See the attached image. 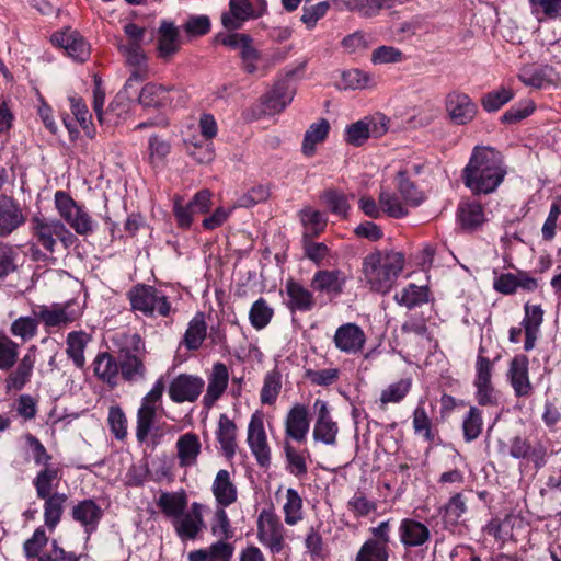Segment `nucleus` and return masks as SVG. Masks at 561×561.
I'll list each match as a JSON object with an SVG mask.
<instances>
[{"mask_svg": "<svg viewBox=\"0 0 561 561\" xmlns=\"http://www.w3.org/2000/svg\"><path fill=\"white\" fill-rule=\"evenodd\" d=\"M506 168L500 151L488 146H476L462 170V181L473 195L491 194L501 185Z\"/></svg>", "mask_w": 561, "mask_h": 561, "instance_id": "1", "label": "nucleus"}, {"mask_svg": "<svg viewBox=\"0 0 561 561\" xmlns=\"http://www.w3.org/2000/svg\"><path fill=\"white\" fill-rule=\"evenodd\" d=\"M404 257L400 252H374L363 261V274L370 289L386 294L403 270Z\"/></svg>", "mask_w": 561, "mask_h": 561, "instance_id": "2", "label": "nucleus"}, {"mask_svg": "<svg viewBox=\"0 0 561 561\" xmlns=\"http://www.w3.org/2000/svg\"><path fill=\"white\" fill-rule=\"evenodd\" d=\"M119 376L129 383H137L147 378L145 363V342L139 334H125L117 351Z\"/></svg>", "mask_w": 561, "mask_h": 561, "instance_id": "3", "label": "nucleus"}, {"mask_svg": "<svg viewBox=\"0 0 561 561\" xmlns=\"http://www.w3.org/2000/svg\"><path fill=\"white\" fill-rule=\"evenodd\" d=\"M31 232L35 243L49 254H54L57 251L58 242L65 251H68L79 242L76 234L57 218L33 217L31 220Z\"/></svg>", "mask_w": 561, "mask_h": 561, "instance_id": "4", "label": "nucleus"}, {"mask_svg": "<svg viewBox=\"0 0 561 561\" xmlns=\"http://www.w3.org/2000/svg\"><path fill=\"white\" fill-rule=\"evenodd\" d=\"M131 310L141 314L156 318H167L172 312V307L167 295L151 285L137 284L127 293Z\"/></svg>", "mask_w": 561, "mask_h": 561, "instance_id": "5", "label": "nucleus"}, {"mask_svg": "<svg viewBox=\"0 0 561 561\" xmlns=\"http://www.w3.org/2000/svg\"><path fill=\"white\" fill-rule=\"evenodd\" d=\"M55 208L60 220L79 236H89L95 229V221L82 205H79L67 192L56 191Z\"/></svg>", "mask_w": 561, "mask_h": 561, "instance_id": "6", "label": "nucleus"}, {"mask_svg": "<svg viewBox=\"0 0 561 561\" xmlns=\"http://www.w3.org/2000/svg\"><path fill=\"white\" fill-rule=\"evenodd\" d=\"M164 390L165 382L163 377H160L156 380L150 391L141 399L136 415V438L139 443L147 440L153 427Z\"/></svg>", "mask_w": 561, "mask_h": 561, "instance_id": "7", "label": "nucleus"}, {"mask_svg": "<svg viewBox=\"0 0 561 561\" xmlns=\"http://www.w3.org/2000/svg\"><path fill=\"white\" fill-rule=\"evenodd\" d=\"M257 540L271 553L277 554L285 547V527L279 517L271 511L263 510L257 517Z\"/></svg>", "mask_w": 561, "mask_h": 561, "instance_id": "8", "label": "nucleus"}, {"mask_svg": "<svg viewBox=\"0 0 561 561\" xmlns=\"http://www.w3.org/2000/svg\"><path fill=\"white\" fill-rule=\"evenodd\" d=\"M389 119L382 114L359 119L345 129L344 140L346 144L359 147L369 138H379L388 131Z\"/></svg>", "mask_w": 561, "mask_h": 561, "instance_id": "9", "label": "nucleus"}, {"mask_svg": "<svg viewBox=\"0 0 561 561\" xmlns=\"http://www.w3.org/2000/svg\"><path fill=\"white\" fill-rule=\"evenodd\" d=\"M73 301L69 300L64 304L38 305L35 312L39 323L45 328H62L75 322L80 313L72 308Z\"/></svg>", "mask_w": 561, "mask_h": 561, "instance_id": "10", "label": "nucleus"}, {"mask_svg": "<svg viewBox=\"0 0 561 561\" xmlns=\"http://www.w3.org/2000/svg\"><path fill=\"white\" fill-rule=\"evenodd\" d=\"M260 10L256 11L250 0H230L229 11L221 14V23L227 30H238L251 19L263 15L267 10L266 0H257Z\"/></svg>", "mask_w": 561, "mask_h": 561, "instance_id": "11", "label": "nucleus"}, {"mask_svg": "<svg viewBox=\"0 0 561 561\" xmlns=\"http://www.w3.org/2000/svg\"><path fill=\"white\" fill-rule=\"evenodd\" d=\"M121 53L125 56L126 62L134 67V71L127 79L122 91L118 92L117 101L127 98V89L133 88L134 82L142 81L148 76L147 56L138 43H128L119 46Z\"/></svg>", "mask_w": 561, "mask_h": 561, "instance_id": "12", "label": "nucleus"}, {"mask_svg": "<svg viewBox=\"0 0 561 561\" xmlns=\"http://www.w3.org/2000/svg\"><path fill=\"white\" fill-rule=\"evenodd\" d=\"M202 377L180 374L169 383L168 393L175 403L195 402L204 389Z\"/></svg>", "mask_w": 561, "mask_h": 561, "instance_id": "13", "label": "nucleus"}, {"mask_svg": "<svg viewBox=\"0 0 561 561\" xmlns=\"http://www.w3.org/2000/svg\"><path fill=\"white\" fill-rule=\"evenodd\" d=\"M445 108L449 119L455 125L471 123L478 113V106L472 99L468 94L458 91H453L446 95Z\"/></svg>", "mask_w": 561, "mask_h": 561, "instance_id": "14", "label": "nucleus"}, {"mask_svg": "<svg viewBox=\"0 0 561 561\" xmlns=\"http://www.w3.org/2000/svg\"><path fill=\"white\" fill-rule=\"evenodd\" d=\"M248 444L261 467H267L271 462V450L267 444L266 433L262 417L252 415L248 426Z\"/></svg>", "mask_w": 561, "mask_h": 561, "instance_id": "15", "label": "nucleus"}, {"mask_svg": "<svg viewBox=\"0 0 561 561\" xmlns=\"http://www.w3.org/2000/svg\"><path fill=\"white\" fill-rule=\"evenodd\" d=\"M26 218L18 201L0 194V238H7L24 225Z\"/></svg>", "mask_w": 561, "mask_h": 561, "instance_id": "16", "label": "nucleus"}, {"mask_svg": "<svg viewBox=\"0 0 561 561\" xmlns=\"http://www.w3.org/2000/svg\"><path fill=\"white\" fill-rule=\"evenodd\" d=\"M174 530L179 538L183 541L194 540L205 528L203 518V506L194 502L188 512H184L175 520L172 522Z\"/></svg>", "mask_w": 561, "mask_h": 561, "instance_id": "17", "label": "nucleus"}, {"mask_svg": "<svg viewBox=\"0 0 561 561\" xmlns=\"http://www.w3.org/2000/svg\"><path fill=\"white\" fill-rule=\"evenodd\" d=\"M333 343L342 353L357 354L364 348L366 335L359 325L348 322L336 329Z\"/></svg>", "mask_w": 561, "mask_h": 561, "instance_id": "18", "label": "nucleus"}, {"mask_svg": "<svg viewBox=\"0 0 561 561\" xmlns=\"http://www.w3.org/2000/svg\"><path fill=\"white\" fill-rule=\"evenodd\" d=\"M181 48L179 27L169 20H162L157 33V56L168 62Z\"/></svg>", "mask_w": 561, "mask_h": 561, "instance_id": "19", "label": "nucleus"}, {"mask_svg": "<svg viewBox=\"0 0 561 561\" xmlns=\"http://www.w3.org/2000/svg\"><path fill=\"white\" fill-rule=\"evenodd\" d=\"M36 346H31L24 356L19 360L15 368L9 370L4 383L8 390H22L24 386L31 380L33 369L36 360Z\"/></svg>", "mask_w": 561, "mask_h": 561, "instance_id": "20", "label": "nucleus"}, {"mask_svg": "<svg viewBox=\"0 0 561 561\" xmlns=\"http://www.w3.org/2000/svg\"><path fill=\"white\" fill-rule=\"evenodd\" d=\"M310 427L309 412L306 405L297 403L285 419V435L298 443L306 440Z\"/></svg>", "mask_w": 561, "mask_h": 561, "instance_id": "21", "label": "nucleus"}, {"mask_svg": "<svg viewBox=\"0 0 561 561\" xmlns=\"http://www.w3.org/2000/svg\"><path fill=\"white\" fill-rule=\"evenodd\" d=\"M295 94L296 89L288 81L277 82L263 98V113L266 115L280 113L291 103Z\"/></svg>", "mask_w": 561, "mask_h": 561, "instance_id": "22", "label": "nucleus"}, {"mask_svg": "<svg viewBox=\"0 0 561 561\" xmlns=\"http://www.w3.org/2000/svg\"><path fill=\"white\" fill-rule=\"evenodd\" d=\"M400 542L405 548L422 547L431 539L430 528L413 518H403L398 528Z\"/></svg>", "mask_w": 561, "mask_h": 561, "instance_id": "23", "label": "nucleus"}, {"mask_svg": "<svg viewBox=\"0 0 561 561\" xmlns=\"http://www.w3.org/2000/svg\"><path fill=\"white\" fill-rule=\"evenodd\" d=\"M346 276L341 270H320L314 273L310 286L319 293L340 296L345 287Z\"/></svg>", "mask_w": 561, "mask_h": 561, "instance_id": "24", "label": "nucleus"}, {"mask_svg": "<svg viewBox=\"0 0 561 561\" xmlns=\"http://www.w3.org/2000/svg\"><path fill=\"white\" fill-rule=\"evenodd\" d=\"M175 91L173 85H163L156 82L146 83L139 92L138 102L144 107L163 108L171 106L170 93Z\"/></svg>", "mask_w": 561, "mask_h": 561, "instance_id": "25", "label": "nucleus"}, {"mask_svg": "<svg viewBox=\"0 0 561 561\" xmlns=\"http://www.w3.org/2000/svg\"><path fill=\"white\" fill-rule=\"evenodd\" d=\"M507 377L517 397L530 394L533 387L528 376V358L525 355H517L512 359Z\"/></svg>", "mask_w": 561, "mask_h": 561, "instance_id": "26", "label": "nucleus"}, {"mask_svg": "<svg viewBox=\"0 0 561 561\" xmlns=\"http://www.w3.org/2000/svg\"><path fill=\"white\" fill-rule=\"evenodd\" d=\"M53 43L64 48L67 54L78 61H84L90 55L89 45L83 37L76 31H66L56 33L51 37Z\"/></svg>", "mask_w": 561, "mask_h": 561, "instance_id": "27", "label": "nucleus"}, {"mask_svg": "<svg viewBox=\"0 0 561 561\" xmlns=\"http://www.w3.org/2000/svg\"><path fill=\"white\" fill-rule=\"evenodd\" d=\"M510 456L515 459H527L541 468L546 463V449L542 445L533 446L526 438L515 436L510 443Z\"/></svg>", "mask_w": 561, "mask_h": 561, "instance_id": "28", "label": "nucleus"}, {"mask_svg": "<svg viewBox=\"0 0 561 561\" xmlns=\"http://www.w3.org/2000/svg\"><path fill=\"white\" fill-rule=\"evenodd\" d=\"M71 516L90 535L96 529L103 516V511L93 500L88 499L80 501L72 507Z\"/></svg>", "mask_w": 561, "mask_h": 561, "instance_id": "29", "label": "nucleus"}, {"mask_svg": "<svg viewBox=\"0 0 561 561\" xmlns=\"http://www.w3.org/2000/svg\"><path fill=\"white\" fill-rule=\"evenodd\" d=\"M524 309L525 317L522 321V325L525 331L524 350L528 352L536 345L539 330L543 322V310L540 305L530 304H526Z\"/></svg>", "mask_w": 561, "mask_h": 561, "instance_id": "30", "label": "nucleus"}, {"mask_svg": "<svg viewBox=\"0 0 561 561\" xmlns=\"http://www.w3.org/2000/svg\"><path fill=\"white\" fill-rule=\"evenodd\" d=\"M118 358L108 352H102L96 355L93 360V369L95 376L111 388L118 385L119 367Z\"/></svg>", "mask_w": 561, "mask_h": 561, "instance_id": "31", "label": "nucleus"}, {"mask_svg": "<svg viewBox=\"0 0 561 561\" xmlns=\"http://www.w3.org/2000/svg\"><path fill=\"white\" fill-rule=\"evenodd\" d=\"M229 381V371L224 363H216L213 366L208 378L206 394L204 396L205 405H213L226 391Z\"/></svg>", "mask_w": 561, "mask_h": 561, "instance_id": "32", "label": "nucleus"}, {"mask_svg": "<svg viewBox=\"0 0 561 561\" xmlns=\"http://www.w3.org/2000/svg\"><path fill=\"white\" fill-rule=\"evenodd\" d=\"M234 546L230 542L217 540L207 548L190 551L187 561H230Z\"/></svg>", "mask_w": 561, "mask_h": 561, "instance_id": "33", "label": "nucleus"}, {"mask_svg": "<svg viewBox=\"0 0 561 561\" xmlns=\"http://www.w3.org/2000/svg\"><path fill=\"white\" fill-rule=\"evenodd\" d=\"M394 182L400 197L407 205L417 207L425 201V193L410 179L408 169L399 170L396 173Z\"/></svg>", "mask_w": 561, "mask_h": 561, "instance_id": "34", "label": "nucleus"}, {"mask_svg": "<svg viewBox=\"0 0 561 561\" xmlns=\"http://www.w3.org/2000/svg\"><path fill=\"white\" fill-rule=\"evenodd\" d=\"M175 447L180 467L196 465L202 451V444L196 434L188 432L181 435L176 440Z\"/></svg>", "mask_w": 561, "mask_h": 561, "instance_id": "35", "label": "nucleus"}, {"mask_svg": "<svg viewBox=\"0 0 561 561\" xmlns=\"http://www.w3.org/2000/svg\"><path fill=\"white\" fill-rule=\"evenodd\" d=\"M286 293L289 298L288 307L291 311L307 312L316 305L313 294L294 279L286 282Z\"/></svg>", "mask_w": 561, "mask_h": 561, "instance_id": "36", "label": "nucleus"}, {"mask_svg": "<svg viewBox=\"0 0 561 561\" xmlns=\"http://www.w3.org/2000/svg\"><path fill=\"white\" fill-rule=\"evenodd\" d=\"M217 503L227 507L237 501V488L231 481L229 471L221 469L217 472L211 486Z\"/></svg>", "mask_w": 561, "mask_h": 561, "instance_id": "37", "label": "nucleus"}, {"mask_svg": "<svg viewBox=\"0 0 561 561\" xmlns=\"http://www.w3.org/2000/svg\"><path fill=\"white\" fill-rule=\"evenodd\" d=\"M216 437L220 444L224 456L228 459L233 458L237 450V426L226 414H220L219 416Z\"/></svg>", "mask_w": 561, "mask_h": 561, "instance_id": "38", "label": "nucleus"}, {"mask_svg": "<svg viewBox=\"0 0 561 561\" xmlns=\"http://www.w3.org/2000/svg\"><path fill=\"white\" fill-rule=\"evenodd\" d=\"M157 505L161 512L172 522L182 515L187 507V496L184 491L162 492L157 500Z\"/></svg>", "mask_w": 561, "mask_h": 561, "instance_id": "39", "label": "nucleus"}, {"mask_svg": "<svg viewBox=\"0 0 561 561\" xmlns=\"http://www.w3.org/2000/svg\"><path fill=\"white\" fill-rule=\"evenodd\" d=\"M90 341V335L84 331H71L66 339L67 356L75 366L82 369L85 365L84 350Z\"/></svg>", "mask_w": 561, "mask_h": 561, "instance_id": "40", "label": "nucleus"}, {"mask_svg": "<svg viewBox=\"0 0 561 561\" xmlns=\"http://www.w3.org/2000/svg\"><path fill=\"white\" fill-rule=\"evenodd\" d=\"M60 480V470L53 463L45 465L33 480L37 497H47L53 495L51 491L58 485Z\"/></svg>", "mask_w": 561, "mask_h": 561, "instance_id": "41", "label": "nucleus"}, {"mask_svg": "<svg viewBox=\"0 0 561 561\" xmlns=\"http://www.w3.org/2000/svg\"><path fill=\"white\" fill-rule=\"evenodd\" d=\"M458 219L466 230H476L485 221L483 207L478 202H462L458 206Z\"/></svg>", "mask_w": 561, "mask_h": 561, "instance_id": "42", "label": "nucleus"}, {"mask_svg": "<svg viewBox=\"0 0 561 561\" xmlns=\"http://www.w3.org/2000/svg\"><path fill=\"white\" fill-rule=\"evenodd\" d=\"M44 500V522L45 526L49 530H54L59 524L62 513L64 506L67 501V495L65 493L55 492L53 495H48L47 497H39Z\"/></svg>", "mask_w": 561, "mask_h": 561, "instance_id": "43", "label": "nucleus"}, {"mask_svg": "<svg viewBox=\"0 0 561 561\" xmlns=\"http://www.w3.org/2000/svg\"><path fill=\"white\" fill-rule=\"evenodd\" d=\"M284 453L286 459V471L298 479L306 477L308 473L306 457V455H309L308 450L305 449L300 451L296 449L288 440H285Z\"/></svg>", "mask_w": 561, "mask_h": 561, "instance_id": "44", "label": "nucleus"}, {"mask_svg": "<svg viewBox=\"0 0 561 561\" xmlns=\"http://www.w3.org/2000/svg\"><path fill=\"white\" fill-rule=\"evenodd\" d=\"M430 291L426 286L409 284L394 295V300L408 309L422 306L428 301Z\"/></svg>", "mask_w": 561, "mask_h": 561, "instance_id": "45", "label": "nucleus"}, {"mask_svg": "<svg viewBox=\"0 0 561 561\" xmlns=\"http://www.w3.org/2000/svg\"><path fill=\"white\" fill-rule=\"evenodd\" d=\"M39 321L35 309L32 316H22L16 318L10 325V333L20 339L22 343L28 342L37 335Z\"/></svg>", "mask_w": 561, "mask_h": 561, "instance_id": "46", "label": "nucleus"}, {"mask_svg": "<svg viewBox=\"0 0 561 561\" xmlns=\"http://www.w3.org/2000/svg\"><path fill=\"white\" fill-rule=\"evenodd\" d=\"M329 130L330 124L325 118H321L317 123L311 124L305 133L302 141L304 154L311 157L314 153L316 145L325 140Z\"/></svg>", "mask_w": 561, "mask_h": 561, "instance_id": "47", "label": "nucleus"}, {"mask_svg": "<svg viewBox=\"0 0 561 561\" xmlns=\"http://www.w3.org/2000/svg\"><path fill=\"white\" fill-rule=\"evenodd\" d=\"M206 333L207 325L205 322V314L203 312H197L188 322V327L184 334V345L191 351L199 348L206 337Z\"/></svg>", "mask_w": 561, "mask_h": 561, "instance_id": "48", "label": "nucleus"}, {"mask_svg": "<svg viewBox=\"0 0 561 561\" xmlns=\"http://www.w3.org/2000/svg\"><path fill=\"white\" fill-rule=\"evenodd\" d=\"M20 345L0 331V370L9 371L18 363Z\"/></svg>", "mask_w": 561, "mask_h": 561, "instance_id": "49", "label": "nucleus"}, {"mask_svg": "<svg viewBox=\"0 0 561 561\" xmlns=\"http://www.w3.org/2000/svg\"><path fill=\"white\" fill-rule=\"evenodd\" d=\"M309 232L302 234V249L307 259L313 262L317 266L324 265V261L330 256L331 251L323 242L312 241Z\"/></svg>", "mask_w": 561, "mask_h": 561, "instance_id": "50", "label": "nucleus"}, {"mask_svg": "<svg viewBox=\"0 0 561 561\" xmlns=\"http://www.w3.org/2000/svg\"><path fill=\"white\" fill-rule=\"evenodd\" d=\"M282 389V375L277 369L268 371L264 377L260 400L263 404L272 405L277 400Z\"/></svg>", "mask_w": 561, "mask_h": 561, "instance_id": "51", "label": "nucleus"}, {"mask_svg": "<svg viewBox=\"0 0 561 561\" xmlns=\"http://www.w3.org/2000/svg\"><path fill=\"white\" fill-rule=\"evenodd\" d=\"M283 511L285 523L289 526H294L302 519V499L295 489H287Z\"/></svg>", "mask_w": 561, "mask_h": 561, "instance_id": "52", "label": "nucleus"}, {"mask_svg": "<svg viewBox=\"0 0 561 561\" xmlns=\"http://www.w3.org/2000/svg\"><path fill=\"white\" fill-rule=\"evenodd\" d=\"M273 316V308L264 298H259L250 309L249 320L254 329L262 330L271 322Z\"/></svg>", "mask_w": 561, "mask_h": 561, "instance_id": "53", "label": "nucleus"}, {"mask_svg": "<svg viewBox=\"0 0 561 561\" xmlns=\"http://www.w3.org/2000/svg\"><path fill=\"white\" fill-rule=\"evenodd\" d=\"M378 204L381 210L391 218H403L408 215V209L404 207L400 198L392 192L381 190L378 196Z\"/></svg>", "mask_w": 561, "mask_h": 561, "instance_id": "54", "label": "nucleus"}, {"mask_svg": "<svg viewBox=\"0 0 561 561\" xmlns=\"http://www.w3.org/2000/svg\"><path fill=\"white\" fill-rule=\"evenodd\" d=\"M467 511L466 501L461 493H457L449 499L443 508L444 523L446 525L455 526L459 523L460 518Z\"/></svg>", "mask_w": 561, "mask_h": 561, "instance_id": "55", "label": "nucleus"}, {"mask_svg": "<svg viewBox=\"0 0 561 561\" xmlns=\"http://www.w3.org/2000/svg\"><path fill=\"white\" fill-rule=\"evenodd\" d=\"M482 413L477 407H471L462 422L463 437L466 442H472L482 432Z\"/></svg>", "mask_w": 561, "mask_h": 561, "instance_id": "56", "label": "nucleus"}, {"mask_svg": "<svg viewBox=\"0 0 561 561\" xmlns=\"http://www.w3.org/2000/svg\"><path fill=\"white\" fill-rule=\"evenodd\" d=\"M342 83L344 89H366L375 85L374 78L357 68L346 70L342 73Z\"/></svg>", "mask_w": 561, "mask_h": 561, "instance_id": "57", "label": "nucleus"}, {"mask_svg": "<svg viewBox=\"0 0 561 561\" xmlns=\"http://www.w3.org/2000/svg\"><path fill=\"white\" fill-rule=\"evenodd\" d=\"M300 219L305 227V232H309L310 237L319 236L327 226L324 216L311 208H304L300 211Z\"/></svg>", "mask_w": 561, "mask_h": 561, "instance_id": "58", "label": "nucleus"}, {"mask_svg": "<svg viewBox=\"0 0 561 561\" xmlns=\"http://www.w3.org/2000/svg\"><path fill=\"white\" fill-rule=\"evenodd\" d=\"M388 548L375 540H366L358 550L355 561H388Z\"/></svg>", "mask_w": 561, "mask_h": 561, "instance_id": "59", "label": "nucleus"}, {"mask_svg": "<svg viewBox=\"0 0 561 561\" xmlns=\"http://www.w3.org/2000/svg\"><path fill=\"white\" fill-rule=\"evenodd\" d=\"M19 253L16 249L5 242H0V279L16 271Z\"/></svg>", "mask_w": 561, "mask_h": 561, "instance_id": "60", "label": "nucleus"}, {"mask_svg": "<svg viewBox=\"0 0 561 561\" xmlns=\"http://www.w3.org/2000/svg\"><path fill=\"white\" fill-rule=\"evenodd\" d=\"M211 534L219 538V540L227 541L234 536L229 517L225 507L220 506L215 512L214 523L211 525Z\"/></svg>", "mask_w": 561, "mask_h": 561, "instance_id": "61", "label": "nucleus"}, {"mask_svg": "<svg viewBox=\"0 0 561 561\" xmlns=\"http://www.w3.org/2000/svg\"><path fill=\"white\" fill-rule=\"evenodd\" d=\"M513 96L514 92L511 89L502 87L485 94L482 99V106L486 112H495L508 103Z\"/></svg>", "mask_w": 561, "mask_h": 561, "instance_id": "62", "label": "nucleus"}, {"mask_svg": "<svg viewBox=\"0 0 561 561\" xmlns=\"http://www.w3.org/2000/svg\"><path fill=\"white\" fill-rule=\"evenodd\" d=\"M411 380L401 379L388 386L380 396L382 404L400 402L410 391Z\"/></svg>", "mask_w": 561, "mask_h": 561, "instance_id": "63", "label": "nucleus"}, {"mask_svg": "<svg viewBox=\"0 0 561 561\" xmlns=\"http://www.w3.org/2000/svg\"><path fill=\"white\" fill-rule=\"evenodd\" d=\"M329 8L330 4L328 1H321L310 7L304 5L300 21L308 30H312L318 21L327 14Z\"/></svg>", "mask_w": 561, "mask_h": 561, "instance_id": "64", "label": "nucleus"}]
</instances>
